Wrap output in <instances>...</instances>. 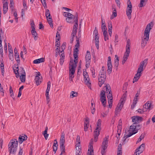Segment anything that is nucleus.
Returning a JSON list of instances; mask_svg holds the SVG:
<instances>
[{
	"label": "nucleus",
	"instance_id": "nucleus-33",
	"mask_svg": "<svg viewBox=\"0 0 155 155\" xmlns=\"http://www.w3.org/2000/svg\"><path fill=\"white\" fill-rule=\"evenodd\" d=\"M15 58L18 64L20 63V60L19 59V55L18 53H17L15 54Z\"/></svg>",
	"mask_w": 155,
	"mask_h": 155
},
{
	"label": "nucleus",
	"instance_id": "nucleus-39",
	"mask_svg": "<svg viewBox=\"0 0 155 155\" xmlns=\"http://www.w3.org/2000/svg\"><path fill=\"white\" fill-rule=\"evenodd\" d=\"M60 147L61 153H64L65 152V148L64 145H60Z\"/></svg>",
	"mask_w": 155,
	"mask_h": 155
},
{
	"label": "nucleus",
	"instance_id": "nucleus-42",
	"mask_svg": "<svg viewBox=\"0 0 155 155\" xmlns=\"http://www.w3.org/2000/svg\"><path fill=\"white\" fill-rule=\"evenodd\" d=\"M137 112L139 113L140 114H142L143 113H144V112H145L146 111V109L144 108L143 107V108L142 109H138V110H137Z\"/></svg>",
	"mask_w": 155,
	"mask_h": 155
},
{
	"label": "nucleus",
	"instance_id": "nucleus-30",
	"mask_svg": "<svg viewBox=\"0 0 155 155\" xmlns=\"http://www.w3.org/2000/svg\"><path fill=\"white\" fill-rule=\"evenodd\" d=\"M101 119H98L97 123V130H101Z\"/></svg>",
	"mask_w": 155,
	"mask_h": 155
},
{
	"label": "nucleus",
	"instance_id": "nucleus-2",
	"mask_svg": "<svg viewBox=\"0 0 155 155\" xmlns=\"http://www.w3.org/2000/svg\"><path fill=\"white\" fill-rule=\"evenodd\" d=\"M18 141L14 139L11 140L8 145V150L10 154H14L17 150Z\"/></svg>",
	"mask_w": 155,
	"mask_h": 155
},
{
	"label": "nucleus",
	"instance_id": "nucleus-36",
	"mask_svg": "<svg viewBox=\"0 0 155 155\" xmlns=\"http://www.w3.org/2000/svg\"><path fill=\"white\" fill-rule=\"evenodd\" d=\"M103 35L104 38V40L105 41H107L108 40V35L107 31H105L103 32Z\"/></svg>",
	"mask_w": 155,
	"mask_h": 155
},
{
	"label": "nucleus",
	"instance_id": "nucleus-49",
	"mask_svg": "<svg viewBox=\"0 0 155 155\" xmlns=\"http://www.w3.org/2000/svg\"><path fill=\"white\" fill-rule=\"evenodd\" d=\"M9 58L10 60L11 61H13L14 60L13 53H9Z\"/></svg>",
	"mask_w": 155,
	"mask_h": 155
},
{
	"label": "nucleus",
	"instance_id": "nucleus-20",
	"mask_svg": "<svg viewBox=\"0 0 155 155\" xmlns=\"http://www.w3.org/2000/svg\"><path fill=\"white\" fill-rule=\"evenodd\" d=\"M27 137L26 136H20L18 138V141L19 143L21 144L25 140H27Z\"/></svg>",
	"mask_w": 155,
	"mask_h": 155
},
{
	"label": "nucleus",
	"instance_id": "nucleus-9",
	"mask_svg": "<svg viewBox=\"0 0 155 155\" xmlns=\"http://www.w3.org/2000/svg\"><path fill=\"white\" fill-rule=\"evenodd\" d=\"M105 91L102 90L100 94V100L103 106L105 107L106 106V99L105 95Z\"/></svg>",
	"mask_w": 155,
	"mask_h": 155
},
{
	"label": "nucleus",
	"instance_id": "nucleus-14",
	"mask_svg": "<svg viewBox=\"0 0 155 155\" xmlns=\"http://www.w3.org/2000/svg\"><path fill=\"white\" fill-rule=\"evenodd\" d=\"M94 34L95 35V44L97 48H99V37L98 36V31L96 29V27L95 28V30L94 31Z\"/></svg>",
	"mask_w": 155,
	"mask_h": 155
},
{
	"label": "nucleus",
	"instance_id": "nucleus-64",
	"mask_svg": "<svg viewBox=\"0 0 155 155\" xmlns=\"http://www.w3.org/2000/svg\"><path fill=\"white\" fill-rule=\"evenodd\" d=\"M23 153V150L21 148H20L18 152V155H22Z\"/></svg>",
	"mask_w": 155,
	"mask_h": 155
},
{
	"label": "nucleus",
	"instance_id": "nucleus-45",
	"mask_svg": "<svg viewBox=\"0 0 155 155\" xmlns=\"http://www.w3.org/2000/svg\"><path fill=\"white\" fill-rule=\"evenodd\" d=\"M107 97L108 99L113 98L111 90H110V91H109V92L107 95Z\"/></svg>",
	"mask_w": 155,
	"mask_h": 155
},
{
	"label": "nucleus",
	"instance_id": "nucleus-26",
	"mask_svg": "<svg viewBox=\"0 0 155 155\" xmlns=\"http://www.w3.org/2000/svg\"><path fill=\"white\" fill-rule=\"evenodd\" d=\"M48 130V127H45V130L43 133V135H44L45 139L47 140L49 134H47V131Z\"/></svg>",
	"mask_w": 155,
	"mask_h": 155
},
{
	"label": "nucleus",
	"instance_id": "nucleus-7",
	"mask_svg": "<svg viewBox=\"0 0 155 155\" xmlns=\"http://www.w3.org/2000/svg\"><path fill=\"white\" fill-rule=\"evenodd\" d=\"M127 3L128 5L126 10V15L128 19H130L131 18V13L132 12V6L130 0L128 1Z\"/></svg>",
	"mask_w": 155,
	"mask_h": 155
},
{
	"label": "nucleus",
	"instance_id": "nucleus-37",
	"mask_svg": "<svg viewBox=\"0 0 155 155\" xmlns=\"http://www.w3.org/2000/svg\"><path fill=\"white\" fill-rule=\"evenodd\" d=\"M75 16H76L75 18H75V20L74 21L75 22V24L74 25V26H75L76 27H77L78 25V15L77 14H76V15H75Z\"/></svg>",
	"mask_w": 155,
	"mask_h": 155
},
{
	"label": "nucleus",
	"instance_id": "nucleus-16",
	"mask_svg": "<svg viewBox=\"0 0 155 155\" xmlns=\"http://www.w3.org/2000/svg\"><path fill=\"white\" fill-rule=\"evenodd\" d=\"M145 147V144L142 143L137 148L135 151V153H138V155H139L141 153H142Z\"/></svg>",
	"mask_w": 155,
	"mask_h": 155
},
{
	"label": "nucleus",
	"instance_id": "nucleus-32",
	"mask_svg": "<svg viewBox=\"0 0 155 155\" xmlns=\"http://www.w3.org/2000/svg\"><path fill=\"white\" fill-rule=\"evenodd\" d=\"M86 60H91V56L90 54V52L89 51H87V53L85 56Z\"/></svg>",
	"mask_w": 155,
	"mask_h": 155
},
{
	"label": "nucleus",
	"instance_id": "nucleus-15",
	"mask_svg": "<svg viewBox=\"0 0 155 155\" xmlns=\"http://www.w3.org/2000/svg\"><path fill=\"white\" fill-rule=\"evenodd\" d=\"M40 74L39 72H37L35 79V82L36 83L37 85H38L41 83L42 79L41 77H40Z\"/></svg>",
	"mask_w": 155,
	"mask_h": 155
},
{
	"label": "nucleus",
	"instance_id": "nucleus-40",
	"mask_svg": "<svg viewBox=\"0 0 155 155\" xmlns=\"http://www.w3.org/2000/svg\"><path fill=\"white\" fill-rule=\"evenodd\" d=\"M76 145H80V136L78 135L76 140Z\"/></svg>",
	"mask_w": 155,
	"mask_h": 155
},
{
	"label": "nucleus",
	"instance_id": "nucleus-28",
	"mask_svg": "<svg viewBox=\"0 0 155 155\" xmlns=\"http://www.w3.org/2000/svg\"><path fill=\"white\" fill-rule=\"evenodd\" d=\"M147 59H146L144 60V61L141 62L140 64V67L143 68L144 66L145 67L147 63Z\"/></svg>",
	"mask_w": 155,
	"mask_h": 155
},
{
	"label": "nucleus",
	"instance_id": "nucleus-31",
	"mask_svg": "<svg viewBox=\"0 0 155 155\" xmlns=\"http://www.w3.org/2000/svg\"><path fill=\"white\" fill-rule=\"evenodd\" d=\"M50 90H47L46 89V93H45V95L46 97V99H47V104H48L49 102L50 101V98L49 96V91Z\"/></svg>",
	"mask_w": 155,
	"mask_h": 155
},
{
	"label": "nucleus",
	"instance_id": "nucleus-50",
	"mask_svg": "<svg viewBox=\"0 0 155 155\" xmlns=\"http://www.w3.org/2000/svg\"><path fill=\"white\" fill-rule=\"evenodd\" d=\"M108 29H112V24L111 22L110 21L108 22Z\"/></svg>",
	"mask_w": 155,
	"mask_h": 155
},
{
	"label": "nucleus",
	"instance_id": "nucleus-52",
	"mask_svg": "<svg viewBox=\"0 0 155 155\" xmlns=\"http://www.w3.org/2000/svg\"><path fill=\"white\" fill-rule=\"evenodd\" d=\"M144 137V135H143L142 134L140 136V137L138 139V140H137V143H138L139 142H140L141 140Z\"/></svg>",
	"mask_w": 155,
	"mask_h": 155
},
{
	"label": "nucleus",
	"instance_id": "nucleus-62",
	"mask_svg": "<svg viewBox=\"0 0 155 155\" xmlns=\"http://www.w3.org/2000/svg\"><path fill=\"white\" fill-rule=\"evenodd\" d=\"M61 54L60 53L59 54L60 55V56L61 58H64V51H61Z\"/></svg>",
	"mask_w": 155,
	"mask_h": 155
},
{
	"label": "nucleus",
	"instance_id": "nucleus-38",
	"mask_svg": "<svg viewBox=\"0 0 155 155\" xmlns=\"http://www.w3.org/2000/svg\"><path fill=\"white\" fill-rule=\"evenodd\" d=\"M117 16V12L116 11H113L112 12V14L110 16V19H112L116 17Z\"/></svg>",
	"mask_w": 155,
	"mask_h": 155
},
{
	"label": "nucleus",
	"instance_id": "nucleus-63",
	"mask_svg": "<svg viewBox=\"0 0 155 155\" xmlns=\"http://www.w3.org/2000/svg\"><path fill=\"white\" fill-rule=\"evenodd\" d=\"M127 59L126 58H125L124 57H123V60L122 61V64H124V63H125V61H126Z\"/></svg>",
	"mask_w": 155,
	"mask_h": 155
},
{
	"label": "nucleus",
	"instance_id": "nucleus-19",
	"mask_svg": "<svg viewBox=\"0 0 155 155\" xmlns=\"http://www.w3.org/2000/svg\"><path fill=\"white\" fill-rule=\"evenodd\" d=\"M101 130H97V128L95 130L94 132V141L95 142H96L97 141V139L98 138V136L100 134V131Z\"/></svg>",
	"mask_w": 155,
	"mask_h": 155
},
{
	"label": "nucleus",
	"instance_id": "nucleus-5",
	"mask_svg": "<svg viewBox=\"0 0 155 155\" xmlns=\"http://www.w3.org/2000/svg\"><path fill=\"white\" fill-rule=\"evenodd\" d=\"M106 78V72L105 71H100L99 75L98 80L99 85L101 87L104 83Z\"/></svg>",
	"mask_w": 155,
	"mask_h": 155
},
{
	"label": "nucleus",
	"instance_id": "nucleus-34",
	"mask_svg": "<svg viewBox=\"0 0 155 155\" xmlns=\"http://www.w3.org/2000/svg\"><path fill=\"white\" fill-rule=\"evenodd\" d=\"M30 22H31V28L32 29V30H33L35 29V23L34 22V21L32 19H31L30 20Z\"/></svg>",
	"mask_w": 155,
	"mask_h": 155
},
{
	"label": "nucleus",
	"instance_id": "nucleus-22",
	"mask_svg": "<svg viewBox=\"0 0 155 155\" xmlns=\"http://www.w3.org/2000/svg\"><path fill=\"white\" fill-rule=\"evenodd\" d=\"M141 74H139V73L137 72L134 78L133 81V83H134L135 82L137 81L141 76Z\"/></svg>",
	"mask_w": 155,
	"mask_h": 155
},
{
	"label": "nucleus",
	"instance_id": "nucleus-46",
	"mask_svg": "<svg viewBox=\"0 0 155 155\" xmlns=\"http://www.w3.org/2000/svg\"><path fill=\"white\" fill-rule=\"evenodd\" d=\"M126 94H124L122 96V97L121 98V99L120 100V101H123V103H124V102L125 101V100L126 99Z\"/></svg>",
	"mask_w": 155,
	"mask_h": 155
},
{
	"label": "nucleus",
	"instance_id": "nucleus-29",
	"mask_svg": "<svg viewBox=\"0 0 155 155\" xmlns=\"http://www.w3.org/2000/svg\"><path fill=\"white\" fill-rule=\"evenodd\" d=\"M77 28L75 26H74L73 28L71 34V37H75L77 32Z\"/></svg>",
	"mask_w": 155,
	"mask_h": 155
},
{
	"label": "nucleus",
	"instance_id": "nucleus-43",
	"mask_svg": "<svg viewBox=\"0 0 155 155\" xmlns=\"http://www.w3.org/2000/svg\"><path fill=\"white\" fill-rule=\"evenodd\" d=\"M74 18H73L67 17L66 20L68 22L70 23L73 21Z\"/></svg>",
	"mask_w": 155,
	"mask_h": 155
},
{
	"label": "nucleus",
	"instance_id": "nucleus-61",
	"mask_svg": "<svg viewBox=\"0 0 155 155\" xmlns=\"http://www.w3.org/2000/svg\"><path fill=\"white\" fill-rule=\"evenodd\" d=\"M143 71V68L140 67L138 68L137 72L139 73V74H141V72Z\"/></svg>",
	"mask_w": 155,
	"mask_h": 155
},
{
	"label": "nucleus",
	"instance_id": "nucleus-53",
	"mask_svg": "<svg viewBox=\"0 0 155 155\" xmlns=\"http://www.w3.org/2000/svg\"><path fill=\"white\" fill-rule=\"evenodd\" d=\"M119 61H114V67H115L116 70H117L118 67L119 65Z\"/></svg>",
	"mask_w": 155,
	"mask_h": 155
},
{
	"label": "nucleus",
	"instance_id": "nucleus-57",
	"mask_svg": "<svg viewBox=\"0 0 155 155\" xmlns=\"http://www.w3.org/2000/svg\"><path fill=\"white\" fill-rule=\"evenodd\" d=\"M65 143L64 139H60V145H64Z\"/></svg>",
	"mask_w": 155,
	"mask_h": 155
},
{
	"label": "nucleus",
	"instance_id": "nucleus-11",
	"mask_svg": "<svg viewBox=\"0 0 155 155\" xmlns=\"http://www.w3.org/2000/svg\"><path fill=\"white\" fill-rule=\"evenodd\" d=\"M75 64H73L72 66V67H70L69 68V80L71 81H73V78L74 77L73 75L75 73Z\"/></svg>",
	"mask_w": 155,
	"mask_h": 155
},
{
	"label": "nucleus",
	"instance_id": "nucleus-25",
	"mask_svg": "<svg viewBox=\"0 0 155 155\" xmlns=\"http://www.w3.org/2000/svg\"><path fill=\"white\" fill-rule=\"evenodd\" d=\"M122 145L120 144L118 146L117 155H122Z\"/></svg>",
	"mask_w": 155,
	"mask_h": 155
},
{
	"label": "nucleus",
	"instance_id": "nucleus-13",
	"mask_svg": "<svg viewBox=\"0 0 155 155\" xmlns=\"http://www.w3.org/2000/svg\"><path fill=\"white\" fill-rule=\"evenodd\" d=\"M131 118L133 124H136L141 122L143 119V118L141 117L137 116H134L132 117Z\"/></svg>",
	"mask_w": 155,
	"mask_h": 155
},
{
	"label": "nucleus",
	"instance_id": "nucleus-48",
	"mask_svg": "<svg viewBox=\"0 0 155 155\" xmlns=\"http://www.w3.org/2000/svg\"><path fill=\"white\" fill-rule=\"evenodd\" d=\"M77 93H74V91H72L71 93L70 96H72V98L74 97H76L77 96Z\"/></svg>",
	"mask_w": 155,
	"mask_h": 155
},
{
	"label": "nucleus",
	"instance_id": "nucleus-12",
	"mask_svg": "<svg viewBox=\"0 0 155 155\" xmlns=\"http://www.w3.org/2000/svg\"><path fill=\"white\" fill-rule=\"evenodd\" d=\"M45 15L46 17V18L47 19L48 23L50 25V26L52 28H53V24L52 23V21L51 17V14L49 10L47 9L46 10Z\"/></svg>",
	"mask_w": 155,
	"mask_h": 155
},
{
	"label": "nucleus",
	"instance_id": "nucleus-35",
	"mask_svg": "<svg viewBox=\"0 0 155 155\" xmlns=\"http://www.w3.org/2000/svg\"><path fill=\"white\" fill-rule=\"evenodd\" d=\"M90 150V153L89 155H93V145H89V147L88 151Z\"/></svg>",
	"mask_w": 155,
	"mask_h": 155
},
{
	"label": "nucleus",
	"instance_id": "nucleus-10",
	"mask_svg": "<svg viewBox=\"0 0 155 155\" xmlns=\"http://www.w3.org/2000/svg\"><path fill=\"white\" fill-rule=\"evenodd\" d=\"M130 40L129 39H128L127 42L126 52L123 57L127 59H128L130 52Z\"/></svg>",
	"mask_w": 155,
	"mask_h": 155
},
{
	"label": "nucleus",
	"instance_id": "nucleus-6",
	"mask_svg": "<svg viewBox=\"0 0 155 155\" xmlns=\"http://www.w3.org/2000/svg\"><path fill=\"white\" fill-rule=\"evenodd\" d=\"M109 136H107L104 139L102 145L101 153L103 155L105 152V150L107 148L108 141Z\"/></svg>",
	"mask_w": 155,
	"mask_h": 155
},
{
	"label": "nucleus",
	"instance_id": "nucleus-60",
	"mask_svg": "<svg viewBox=\"0 0 155 155\" xmlns=\"http://www.w3.org/2000/svg\"><path fill=\"white\" fill-rule=\"evenodd\" d=\"M14 15L15 17V19L16 20V22H17L18 21V18L17 17V13L15 11L14 12Z\"/></svg>",
	"mask_w": 155,
	"mask_h": 155
},
{
	"label": "nucleus",
	"instance_id": "nucleus-51",
	"mask_svg": "<svg viewBox=\"0 0 155 155\" xmlns=\"http://www.w3.org/2000/svg\"><path fill=\"white\" fill-rule=\"evenodd\" d=\"M23 5L25 9L26 10L27 9V7L26 5V2L25 0H23Z\"/></svg>",
	"mask_w": 155,
	"mask_h": 155
},
{
	"label": "nucleus",
	"instance_id": "nucleus-23",
	"mask_svg": "<svg viewBox=\"0 0 155 155\" xmlns=\"http://www.w3.org/2000/svg\"><path fill=\"white\" fill-rule=\"evenodd\" d=\"M143 107L146 109V111L147 110H150L151 109V104L149 101H148L147 103L143 105Z\"/></svg>",
	"mask_w": 155,
	"mask_h": 155
},
{
	"label": "nucleus",
	"instance_id": "nucleus-59",
	"mask_svg": "<svg viewBox=\"0 0 155 155\" xmlns=\"http://www.w3.org/2000/svg\"><path fill=\"white\" fill-rule=\"evenodd\" d=\"M101 28L102 31L104 32L107 31V28L106 25L101 26Z\"/></svg>",
	"mask_w": 155,
	"mask_h": 155
},
{
	"label": "nucleus",
	"instance_id": "nucleus-58",
	"mask_svg": "<svg viewBox=\"0 0 155 155\" xmlns=\"http://www.w3.org/2000/svg\"><path fill=\"white\" fill-rule=\"evenodd\" d=\"M76 151H80L81 150V146H80V145H76Z\"/></svg>",
	"mask_w": 155,
	"mask_h": 155
},
{
	"label": "nucleus",
	"instance_id": "nucleus-54",
	"mask_svg": "<svg viewBox=\"0 0 155 155\" xmlns=\"http://www.w3.org/2000/svg\"><path fill=\"white\" fill-rule=\"evenodd\" d=\"M3 8H8V4L7 2H5L3 3Z\"/></svg>",
	"mask_w": 155,
	"mask_h": 155
},
{
	"label": "nucleus",
	"instance_id": "nucleus-55",
	"mask_svg": "<svg viewBox=\"0 0 155 155\" xmlns=\"http://www.w3.org/2000/svg\"><path fill=\"white\" fill-rule=\"evenodd\" d=\"M105 87H106V92L107 93L108 92H109V91H110V90H111L110 89V87L109 86V85H107L105 86Z\"/></svg>",
	"mask_w": 155,
	"mask_h": 155
},
{
	"label": "nucleus",
	"instance_id": "nucleus-18",
	"mask_svg": "<svg viewBox=\"0 0 155 155\" xmlns=\"http://www.w3.org/2000/svg\"><path fill=\"white\" fill-rule=\"evenodd\" d=\"M124 104L123 101H120L118 104L115 110V113L116 114H117V113L118 114V112L121 110L122 107L123 106Z\"/></svg>",
	"mask_w": 155,
	"mask_h": 155
},
{
	"label": "nucleus",
	"instance_id": "nucleus-3",
	"mask_svg": "<svg viewBox=\"0 0 155 155\" xmlns=\"http://www.w3.org/2000/svg\"><path fill=\"white\" fill-rule=\"evenodd\" d=\"M138 126V127H139L140 125H137L136 124H133L130 127V131L131 132H130L129 134L124 136L123 138L124 142H125L126 140V139L128 137H130L132 135L136 133L137 132L136 131L137 127Z\"/></svg>",
	"mask_w": 155,
	"mask_h": 155
},
{
	"label": "nucleus",
	"instance_id": "nucleus-17",
	"mask_svg": "<svg viewBox=\"0 0 155 155\" xmlns=\"http://www.w3.org/2000/svg\"><path fill=\"white\" fill-rule=\"evenodd\" d=\"M21 68L22 72L20 74L21 75L20 76V78L22 82H24L25 81L26 73L24 68Z\"/></svg>",
	"mask_w": 155,
	"mask_h": 155
},
{
	"label": "nucleus",
	"instance_id": "nucleus-1",
	"mask_svg": "<svg viewBox=\"0 0 155 155\" xmlns=\"http://www.w3.org/2000/svg\"><path fill=\"white\" fill-rule=\"evenodd\" d=\"M153 26L152 22L148 24L147 26L144 31V38L142 39L141 43V46L143 48L146 45L149 38V33L150 30Z\"/></svg>",
	"mask_w": 155,
	"mask_h": 155
},
{
	"label": "nucleus",
	"instance_id": "nucleus-4",
	"mask_svg": "<svg viewBox=\"0 0 155 155\" xmlns=\"http://www.w3.org/2000/svg\"><path fill=\"white\" fill-rule=\"evenodd\" d=\"M76 41L77 42V43L75 45L76 48L74 50V64H71V67H72V66L73 64H75L76 67V64L78 63V48L79 46V38L77 37V36H76Z\"/></svg>",
	"mask_w": 155,
	"mask_h": 155
},
{
	"label": "nucleus",
	"instance_id": "nucleus-56",
	"mask_svg": "<svg viewBox=\"0 0 155 155\" xmlns=\"http://www.w3.org/2000/svg\"><path fill=\"white\" fill-rule=\"evenodd\" d=\"M91 72L92 77L94 78H95L96 76L95 75V70L94 69H93L92 70H91Z\"/></svg>",
	"mask_w": 155,
	"mask_h": 155
},
{
	"label": "nucleus",
	"instance_id": "nucleus-27",
	"mask_svg": "<svg viewBox=\"0 0 155 155\" xmlns=\"http://www.w3.org/2000/svg\"><path fill=\"white\" fill-rule=\"evenodd\" d=\"M107 67L108 69L107 72L109 74H110L112 71V66L111 63H107Z\"/></svg>",
	"mask_w": 155,
	"mask_h": 155
},
{
	"label": "nucleus",
	"instance_id": "nucleus-8",
	"mask_svg": "<svg viewBox=\"0 0 155 155\" xmlns=\"http://www.w3.org/2000/svg\"><path fill=\"white\" fill-rule=\"evenodd\" d=\"M83 71V75L84 77V81L85 84L89 87H91V83L90 82V78H89V76L87 73L86 71Z\"/></svg>",
	"mask_w": 155,
	"mask_h": 155
},
{
	"label": "nucleus",
	"instance_id": "nucleus-44",
	"mask_svg": "<svg viewBox=\"0 0 155 155\" xmlns=\"http://www.w3.org/2000/svg\"><path fill=\"white\" fill-rule=\"evenodd\" d=\"M147 0H140V3L139 5L140 7H142L144 6L143 3L146 2H147Z\"/></svg>",
	"mask_w": 155,
	"mask_h": 155
},
{
	"label": "nucleus",
	"instance_id": "nucleus-47",
	"mask_svg": "<svg viewBox=\"0 0 155 155\" xmlns=\"http://www.w3.org/2000/svg\"><path fill=\"white\" fill-rule=\"evenodd\" d=\"M91 62V60H86V67L87 68L88 67H89L90 65V62Z\"/></svg>",
	"mask_w": 155,
	"mask_h": 155
},
{
	"label": "nucleus",
	"instance_id": "nucleus-24",
	"mask_svg": "<svg viewBox=\"0 0 155 155\" xmlns=\"http://www.w3.org/2000/svg\"><path fill=\"white\" fill-rule=\"evenodd\" d=\"M44 61V59L42 58L34 60L33 61V62L34 64H37L43 62Z\"/></svg>",
	"mask_w": 155,
	"mask_h": 155
},
{
	"label": "nucleus",
	"instance_id": "nucleus-41",
	"mask_svg": "<svg viewBox=\"0 0 155 155\" xmlns=\"http://www.w3.org/2000/svg\"><path fill=\"white\" fill-rule=\"evenodd\" d=\"M89 124H87L86 122H84V130L86 132L88 128Z\"/></svg>",
	"mask_w": 155,
	"mask_h": 155
},
{
	"label": "nucleus",
	"instance_id": "nucleus-21",
	"mask_svg": "<svg viewBox=\"0 0 155 155\" xmlns=\"http://www.w3.org/2000/svg\"><path fill=\"white\" fill-rule=\"evenodd\" d=\"M31 34L33 35V37L34 38L35 40L36 41L38 38V34L36 31L35 29L31 30Z\"/></svg>",
	"mask_w": 155,
	"mask_h": 155
}]
</instances>
